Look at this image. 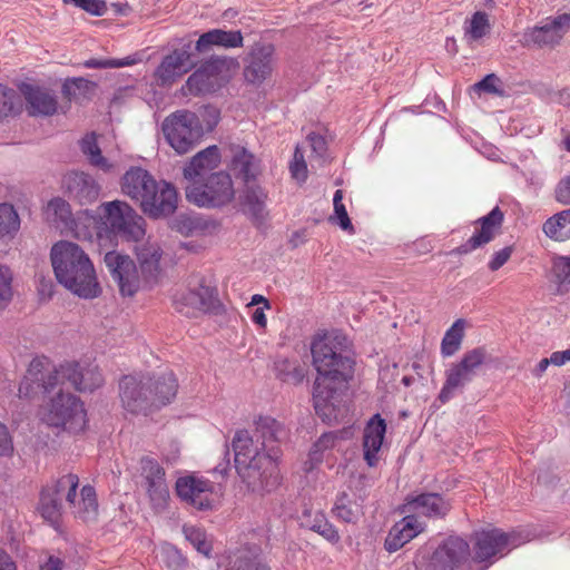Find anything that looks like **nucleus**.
<instances>
[{"label": "nucleus", "mask_w": 570, "mask_h": 570, "mask_svg": "<svg viewBox=\"0 0 570 570\" xmlns=\"http://www.w3.org/2000/svg\"><path fill=\"white\" fill-rule=\"evenodd\" d=\"M464 328L465 321L459 318L446 330L441 342V355L443 357H450L461 348Z\"/></svg>", "instance_id": "a18cd8bd"}, {"label": "nucleus", "mask_w": 570, "mask_h": 570, "mask_svg": "<svg viewBox=\"0 0 570 570\" xmlns=\"http://www.w3.org/2000/svg\"><path fill=\"white\" fill-rule=\"evenodd\" d=\"M161 561L168 570H186L188 566L187 558L170 543H165L160 548Z\"/></svg>", "instance_id": "864d4df0"}, {"label": "nucleus", "mask_w": 570, "mask_h": 570, "mask_svg": "<svg viewBox=\"0 0 570 570\" xmlns=\"http://www.w3.org/2000/svg\"><path fill=\"white\" fill-rule=\"evenodd\" d=\"M232 59L216 57L204 62L186 81L190 95L198 96L213 92L230 79Z\"/></svg>", "instance_id": "f8f14e48"}, {"label": "nucleus", "mask_w": 570, "mask_h": 570, "mask_svg": "<svg viewBox=\"0 0 570 570\" xmlns=\"http://www.w3.org/2000/svg\"><path fill=\"white\" fill-rule=\"evenodd\" d=\"M213 291L200 282L180 285L173 295L174 308L187 316L197 317L212 306Z\"/></svg>", "instance_id": "2eb2a0df"}, {"label": "nucleus", "mask_w": 570, "mask_h": 570, "mask_svg": "<svg viewBox=\"0 0 570 570\" xmlns=\"http://www.w3.org/2000/svg\"><path fill=\"white\" fill-rule=\"evenodd\" d=\"M487 358V348L479 346L465 352L459 362L451 364L445 371V381L439 394L440 402L448 403L458 390L471 382Z\"/></svg>", "instance_id": "1a4fd4ad"}, {"label": "nucleus", "mask_w": 570, "mask_h": 570, "mask_svg": "<svg viewBox=\"0 0 570 570\" xmlns=\"http://www.w3.org/2000/svg\"><path fill=\"white\" fill-rule=\"evenodd\" d=\"M230 170L245 184L255 183L262 173L261 160L244 147L233 149Z\"/></svg>", "instance_id": "f704fd0d"}, {"label": "nucleus", "mask_w": 570, "mask_h": 570, "mask_svg": "<svg viewBox=\"0 0 570 570\" xmlns=\"http://www.w3.org/2000/svg\"><path fill=\"white\" fill-rule=\"evenodd\" d=\"M513 247L507 246L497 250L492 254L491 259L488 263L490 271L495 272L500 269L512 256Z\"/></svg>", "instance_id": "0e129e2a"}, {"label": "nucleus", "mask_w": 570, "mask_h": 570, "mask_svg": "<svg viewBox=\"0 0 570 570\" xmlns=\"http://www.w3.org/2000/svg\"><path fill=\"white\" fill-rule=\"evenodd\" d=\"M18 96L14 89L0 83V121L14 114Z\"/></svg>", "instance_id": "6e6d98bb"}, {"label": "nucleus", "mask_w": 570, "mask_h": 570, "mask_svg": "<svg viewBox=\"0 0 570 570\" xmlns=\"http://www.w3.org/2000/svg\"><path fill=\"white\" fill-rule=\"evenodd\" d=\"M178 498L199 511L213 510L220 503L222 492L214 482L195 475L178 478L175 484Z\"/></svg>", "instance_id": "9d476101"}, {"label": "nucleus", "mask_w": 570, "mask_h": 570, "mask_svg": "<svg viewBox=\"0 0 570 570\" xmlns=\"http://www.w3.org/2000/svg\"><path fill=\"white\" fill-rule=\"evenodd\" d=\"M222 156L217 146H209L197 153L184 167V177L187 184L207 178L219 166Z\"/></svg>", "instance_id": "cd10ccee"}, {"label": "nucleus", "mask_w": 570, "mask_h": 570, "mask_svg": "<svg viewBox=\"0 0 570 570\" xmlns=\"http://www.w3.org/2000/svg\"><path fill=\"white\" fill-rule=\"evenodd\" d=\"M104 262L122 297L135 296L147 284L129 255L111 250L106 253Z\"/></svg>", "instance_id": "ddd939ff"}, {"label": "nucleus", "mask_w": 570, "mask_h": 570, "mask_svg": "<svg viewBox=\"0 0 570 570\" xmlns=\"http://www.w3.org/2000/svg\"><path fill=\"white\" fill-rule=\"evenodd\" d=\"M289 173L299 183H304L307 179V165L304 153L298 146L295 148L293 159L289 163Z\"/></svg>", "instance_id": "13d9d810"}, {"label": "nucleus", "mask_w": 570, "mask_h": 570, "mask_svg": "<svg viewBox=\"0 0 570 570\" xmlns=\"http://www.w3.org/2000/svg\"><path fill=\"white\" fill-rule=\"evenodd\" d=\"M425 523L417 515L407 514L396 522L385 539V549L395 552L425 530Z\"/></svg>", "instance_id": "c85d7f7f"}, {"label": "nucleus", "mask_w": 570, "mask_h": 570, "mask_svg": "<svg viewBox=\"0 0 570 570\" xmlns=\"http://www.w3.org/2000/svg\"><path fill=\"white\" fill-rule=\"evenodd\" d=\"M22 92L32 115L51 116L58 110L55 95L45 88L27 85Z\"/></svg>", "instance_id": "e433bc0d"}, {"label": "nucleus", "mask_w": 570, "mask_h": 570, "mask_svg": "<svg viewBox=\"0 0 570 570\" xmlns=\"http://www.w3.org/2000/svg\"><path fill=\"white\" fill-rule=\"evenodd\" d=\"M556 199L562 205H570V175L558 184Z\"/></svg>", "instance_id": "69168bd1"}, {"label": "nucleus", "mask_w": 570, "mask_h": 570, "mask_svg": "<svg viewBox=\"0 0 570 570\" xmlns=\"http://www.w3.org/2000/svg\"><path fill=\"white\" fill-rule=\"evenodd\" d=\"M166 141L179 155L187 154L200 141L204 130L199 118L189 110H177L161 125Z\"/></svg>", "instance_id": "0eeeda50"}, {"label": "nucleus", "mask_w": 570, "mask_h": 570, "mask_svg": "<svg viewBox=\"0 0 570 570\" xmlns=\"http://www.w3.org/2000/svg\"><path fill=\"white\" fill-rule=\"evenodd\" d=\"M570 28V14L562 13L553 18H548L542 26L534 27L523 33V43L525 46L554 47L557 46Z\"/></svg>", "instance_id": "412c9836"}, {"label": "nucleus", "mask_w": 570, "mask_h": 570, "mask_svg": "<svg viewBox=\"0 0 570 570\" xmlns=\"http://www.w3.org/2000/svg\"><path fill=\"white\" fill-rule=\"evenodd\" d=\"M255 435L262 440V448L271 449L272 443L278 442L285 435V429L275 419L261 416L255 421Z\"/></svg>", "instance_id": "79ce46f5"}, {"label": "nucleus", "mask_w": 570, "mask_h": 570, "mask_svg": "<svg viewBox=\"0 0 570 570\" xmlns=\"http://www.w3.org/2000/svg\"><path fill=\"white\" fill-rule=\"evenodd\" d=\"M140 468L153 508L157 511L164 510L169 499V490L166 483L164 468L151 458H142Z\"/></svg>", "instance_id": "4be33fe9"}, {"label": "nucleus", "mask_w": 570, "mask_h": 570, "mask_svg": "<svg viewBox=\"0 0 570 570\" xmlns=\"http://www.w3.org/2000/svg\"><path fill=\"white\" fill-rule=\"evenodd\" d=\"M183 532L185 538L199 553L207 558L210 557L213 544L212 541L208 540L205 530L194 525H185Z\"/></svg>", "instance_id": "3c124183"}, {"label": "nucleus", "mask_w": 570, "mask_h": 570, "mask_svg": "<svg viewBox=\"0 0 570 570\" xmlns=\"http://www.w3.org/2000/svg\"><path fill=\"white\" fill-rule=\"evenodd\" d=\"M185 193L188 202L207 208L223 207L235 197L233 180L225 171H216L200 181L187 184Z\"/></svg>", "instance_id": "6e6552de"}, {"label": "nucleus", "mask_w": 570, "mask_h": 570, "mask_svg": "<svg viewBox=\"0 0 570 570\" xmlns=\"http://www.w3.org/2000/svg\"><path fill=\"white\" fill-rule=\"evenodd\" d=\"M144 374L125 375L119 381V397L122 407L131 414L147 415L155 411L149 397Z\"/></svg>", "instance_id": "f3484780"}, {"label": "nucleus", "mask_w": 570, "mask_h": 570, "mask_svg": "<svg viewBox=\"0 0 570 570\" xmlns=\"http://www.w3.org/2000/svg\"><path fill=\"white\" fill-rule=\"evenodd\" d=\"M48 224L59 229L62 234H69L78 239L92 238V230L87 226L86 219H80L83 210L72 214L70 204L61 198H51L42 210Z\"/></svg>", "instance_id": "9b49d317"}, {"label": "nucleus", "mask_w": 570, "mask_h": 570, "mask_svg": "<svg viewBox=\"0 0 570 570\" xmlns=\"http://www.w3.org/2000/svg\"><path fill=\"white\" fill-rule=\"evenodd\" d=\"M12 297V273L0 264V307L4 308Z\"/></svg>", "instance_id": "bf43d9fd"}, {"label": "nucleus", "mask_w": 570, "mask_h": 570, "mask_svg": "<svg viewBox=\"0 0 570 570\" xmlns=\"http://www.w3.org/2000/svg\"><path fill=\"white\" fill-rule=\"evenodd\" d=\"M299 524L302 528L317 533L333 546L341 541L338 529L328 521L322 510L304 509L299 517Z\"/></svg>", "instance_id": "2f4dec72"}, {"label": "nucleus", "mask_w": 570, "mask_h": 570, "mask_svg": "<svg viewBox=\"0 0 570 570\" xmlns=\"http://www.w3.org/2000/svg\"><path fill=\"white\" fill-rule=\"evenodd\" d=\"M405 510L429 519H443L452 509L451 502L440 493L428 492L406 498Z\"/></svg>", "instance_id": "393cba45"}, {"label": "nucleus", "mask_w": 570, "mask_h": 570, "mask_svg": "<svg viewBox=\"0 0 570 570\" xmlns=\"http://www.w3.org/2000/svg\"><path fill=\"white\" fill-rule=\"evenodd\" d=\"M139 61L136 56H128L122 59H97L91 58L83 62L86 68L92 69H112V68H122L127 66H134Z\"/></svg>", "instance_id": "5fc2aeb1"}, {"label": "nucleus", "mask_w": 570, "mask_h": 570, "mask_svg": "<svg viewBox=\"0 0 570 570\" xmlns=\"http://www.w3.org/2000/svg\"><path fill=\"white\" fill-rule=\"evenodd\" d=\"M62 504L58 498H53L41 491L39 512L50 524L56 525L61 518Z\"/></svg>", "instance_id": "8fccbe9b"}, {"label": "nucleus", "mask_w": 570, "mask_h": 570, "mask_svg": "<svg viewBox=\"0 0 570 570\" xmlns=\"http://www.w3.org/2000/svg\"><path fill=\"white\" fill-rule=\"evenodd\" d=\"M333 517L344 523L356 524L363 517V505L351 494L342 492L336 497L332 508Z\"/></svg>", "instance_id": "58836bf2"}, {"label": "nucleus", "mask_w": 570, "mask_h": 570, "mask_svg": "<svg viewBox=\"0 0 570 570\" xmlns=\"http://www.w3.org/2000/svg\"><path fill=\"white\" fill-rule=\"evenodd\" d=\"M94 16H104L107 12V4L104 0H63Z\"/></svg>", "instance_id": "680f3d73"}, {"label": "nucleus", "mask_w": 570, "mask_h": 570, "mask_svg": "<svg viewBox=\"0 0 570 570\" xmlns=\"http://www.w3.org/2000/svg\"><path fill=\"white\" fill-rule=\"evenodd\" d=\"M233 449L235 468L252 492L271 493L279 487V450L276 446L262 448L248 431L240 430L235 433Z\"/></svg>", "instance_id": "f03ea898"}, {"label": "nucleus", "mask_w": 570, "mask_h": 570, "mask_svg": "<svg viewBox=\"0 0 570 570\" xmlns=\"http://www.w3.org/2000/svg\"><path fill=\"white\" fill-rule=\"evenodd\" d=\"M464 40L472 45L485 37L491 30L489 14L484 11L474 12L469 20L464 22Z\"/></svg>", "instance_id": "37998d69"}, {"label": "nucleus", "mask_w": 570, "mask_h": 570, "mask_svg": "<svg viewBox=\"0 0 570 570\" xmlns=\"http://www.w3.org/2000/svg\"><path fill=\"white\" fill-rule=\"evenodd\" d=\"M50 259L56 279L66 289L85 299L101 294L94 263L78 244L69 240L55 243Z\"/></svg>", "instance_id": "7ed1b4c3"}, {"label": "nucleus", "mask_w": 570, "mask_h": 570, "mask_svg": "<svg viewBox=\"0 0 570 570\" xmlns=\"http://www.w3.org/2000/svg\"><path fill=\"white\" fill-rule=\"evenodd\" d=\"M42 367L43 363L39 360L30 363L27 374L19 385V397L31 399L39 392H49L57 385V381L50 379L52 371L43 374Z\"/></svg>", "instance_id": "c756f323"}, {"label": "nucleus", "mask_w": 570, "mask_h": 570, "mask_svg": "<svg viewBox=\"0 0 570 570\" xmlns=\"http://www.w3.org/2000/svg\"><path fill=\"white\" fill-rule=\"evenodd\" d=\"M144 377L154 410H159L174 401L178 392V380L171 370L146 373Z\"/></svg>", "instance_id": "b1692460"}, {"label": "nucleus", "mask_w": 570, "mask_h": 570, "mask_svg": "<svg viewBox=\"0 0 570 570\" xmlns=\"http://www.w3.org/2000/svg\"><path fill=\"white\" fill-rule=\"evenodd\" d=\"M307 140L309 142V146H311L313 153H315L317 156L324 155V153L326 151V140L322 135L311 132L307 136Z\"/></svg>", "instance_id": "774afa93"}, {"label": "nucleus", "mask_w": 570, "mask_h": 570, "mask_svg": "<svg viewBox=\"0 0 570 570\" xmlns=\"http://www.w3.org/2000/svg\"><path fill=\"white\" fill-rule=\"evenodd\" d=\"M80 219H86L99 242L121 237L129 242H139L146 234V222L126 202H105L97 207L96 214L83 210Z\"/></svg>", "instance_id": "20e7f679"}, {"label": "nucleus", "mask_w": 570, "mask_h": 570, "mask_svg": "<svg viewBox=\"0 0 570 570\" xmlns=\"http://www.w3.org/2000/svg\"><path fill=\"white\" fill-rule=\"evenodd\" d=\"M78 475L68 473L53 481L52 484L47 485L42 491L53 498H58L60 502L65 499L76 518L83 522L95 521L98 517L96 490L87 484L78 493Z\"/></svg>", "instance_id": "39448f33"}, {"label": "nucleus", "mask_w": 570, "mask_h": 570, "mask_svg": "<svg viewBox=\"0 0 570 570\" xmlns=\"http://www.w3.org/2000/svg\"><path fill=\"white\" fill-rule=\"evenodd\" d=\"M135 253L139 263L138 269L146 283L156 282L160 273V259L163 256V249L159 244L148 238L145 243L135 247Z\"/></svg>", "instance_id": "7c9ffc66"}, {"label": "nucleus", "mask_w": 570, "mask_h": 570, "mask_svg": "<svg viewBox=\"0 0 570 570\" xmlns=\"http://www.w3.org/2000/svg\"><path fill=\"white\" fill-rule=\"evenodd\" d=\"M50 379H55L57 385L66 380L79 392H92L101 387L105 382L97 365L78 362H66L58 368H53Z\"/></svg>", "instance_id": "4468645a"}, {"label": "nucleus", "mask_w": 570, "mask_h": 570, "mask_svg": "<svg viewBox=\"0 0 570 570\" xmlns=\"http://www.w3.org/2000/svg\"><path fill=\"white\" fill-rule=\"evenodd\" d=\"M97 85L85 78L67 79L62 85V95L69 101L81 102L90 99Z\"/></svg>", "instance_id": "c03bdc74"}, {"label": "nucleus", "mask_w": 570, "mask_h": 570, "mask_svg": "<svg viewBox=\"0 0 570 570\" xmlns=\"http://www.w3.org/2000/svg\"><path fill=\"white\" fill-rule=\"evenodd\" d=\"M338 436L334 432L322 434L311 449V460L315 462H321L323 460V453L336 446Z\"/></svg>", "instance_id": "4d7b16f0"}, {"label": "nucleus", "mask_w": 570, "mask_h": 570, "mask_svg": "<svg viewBox=\"0 0 570 570\" xmlns=\"http://www.w3.org/2000/svg\"><path fill=\"white\" fill-rule=\"evenodd\" d=\"M239 199L244 213L250 215L255 220L264 219L268 199L265 188L255 183L245 184Z\"/></svg>", "instance_id": "4c0bfd02"}, {"label": "nucleus", "mask_w": 570, "mask_h": 570, "mask_svg": "<svg viewBox=\"0 0 570 570\" xmlns=\"http://www.w3.org/2000/svg\"><path fill=\"white\" fill-rule=\"evenodd\" d=\"M62 186L69 197L77 200L80 205L94 203L100 193L98 183L90 175L82 171L66 174Z\"/></svg>", "instance_id": "bb28decb"}, {"label": "nucleus", "mask_w": 570, "mask_h": 570, "mask_svg": "<svg viewBox=\"0 0 570 570\" xmlns=\"http://www.w3.org/2000/svg\"><path fill=\"white\" fill-rule=\"evenodd\" d=\"M42 419L48 425L60 428L71 434L83 432L88 424L83 403L76 395L63 392L51 399Z\"/></svg>", "instance_id": "423d86ee"}, {"label": "nucleus", "mask_w": 570, "mask_h": 570, "mask_svg": "<svg viewBox=\"0 0 570 570\" xmlns=\"http://www.w3.org/2000/svg\"><path fill=\"white\" fill-rule=\"evenodd\" d=\"M193 67L190 53L185 49H176L163 58L155 70V78L160 86H170Z\"/></svg>", "instance_id": "a878e982"}, {"label": "nucleus", "mask_w": 570, "mask_h": 570, "mask_svg": "<svg viewBox=\"0 0 570 570\" xmlns=\"http://www.w3.org/2000/svg\"><path fill=\"white\" fill-rule=\"evenodd\" d=\"M385 432L386 424L380 414H375L364 429L363 451L368 466H375L379 461L377 453L382 448Z\"/></svg>", "instance_id": "473e14b6"}, {"label": "nucleus", "mask_w": 570, "mask_h": 570, "mask_svg": "<svg viewBox=\"0 0 570 570\" xmlns=\"http://www.w3.org/2000/svg\"><path fill=\"white\" fill-rule=\"evenodd\" d=\"M542 232L556 242L570 239V208L549 217L542 225Z\"/></svg>", "instance_id": "a19ab883"}, {"label": "nucleus", "mask_w": 570, "mask_h": 570, "mask_svg": "<svg viewBox=\"0 0 570 570\" xmlns=\"http://www.w3.org/2000/svg\"><path fill=\"white\" fill-rule=\"evenodd\" d=\"M156 179L145 169L132 167L121 178V191L132 200L139 203L142 212H157V206L150 202L151 189Z\"/></svg>", "instance_id": "a211bd4d"}, {"label": "nucleus", "mask_w": 570, "mask_h": 570, "mask_svg": "<svg viewBox=\"0 0 570 570\" xmlns=\"http://www.w3.org/2000/svg\"><path fill=\"white\" fill-rule=\"evenodd\" d=\"M275 52L272 43H255L244 67L245 80L252 85H262L268 79L274 70Z\"/></svg>", "instance_id": "aec40b11"}, {"label": "nucleus", "mask_w": 570, "mask_h": 570, "mask_svg": "<svg viewBox=\"0 0 570 570\" xmlns=\"http://www.w3.org/2000/svg\"><path fill=\"white\" fill-rule=\"evenodd\" d=\"M503 220V212L495 206L489 214L473 223V234L465 243L460 245L455 252L459 254H469L478 248L484 247L501 234Z\"/></svg>", "instance_id": "6ab92c4d"}, {"label": "nucleus", "mask_w": 570, "mask_h": 570, "mask_svg": "<svg viewBox=\"0 0 570 570\" xmlns=\"http://www.w3.org/2000/svg\"><path fill=\"white\" fill-rule=\"evenodd\" d=\"M500 79L494 73L487 75L481 81L474 83L473 89L476 92H488L494 95H501L499 88Z\"/></svg>", "instance_id": "e2e57ef3"}, {"label": "nucleus", "mask_w": 570, "mask_h": 570, "mask_svg": "<svg viewBox=\"0 0 570 570\" xmlns=\"http://www.w3.org/2000/svg\"><path fill=\"white\" fill-rule=\"evenodd\" d=\"M334 214L330 216L328 220L337 224L343 230L351 234L354 233V226L348 217L345 205L343 204V190L337 189L333 197Z\"/></svg>", "instance_id": "603ef678"}, {"label": "nucleus", "mask_w": 570, "mask_h": 570, "mask_svg": "<svg viewBox=\"0 0 570 570\" xmlns=\"http://www.w3.org/2000/svg\"><path fill=\"white\" fill-rule=\"evenodd\" d=\"M470 557L469 542L460 537L450 535L433 552L431 566L434 570H455Z\"/></svg>", "instance_id": "5701e85b"}, {"label": "nucleus", "mask_w": 570, "mask_h": 570, "mask_svg": "<svg viewBox=\"0 0 570 570\" xmlns=\"http://www.w3.org/2000/svg\"><path fill=\"white\" fill-rule=\"evenodd\" d=\"M225 570H271L257 549L244 548L229 557Z\"/></svg>", "instance_id": "ea45409f"}, {"label": "nucleus", "mask_w": 570, "mask_h": 570, "mask_svg": "<svg viewBox=\"0 0 570 570\" xmlns=\"http://www.w3.org/2000/svg\"><path fill=\"white\" fill-rule=\"evenodd\" d=\"M81 150L87 156L89 163L104 170L110 171L112 164H110L106 157L101 155V150L97 144V137L95 134L86 135L81 140Z\"/></svg>", "instance_id": "de8ad7c7"}, {"label": "nucleus", "mask_w": 570, "mask_h": 570, "mask_svg": "<svg viewBox=\"0 0 570 570\" xmlns=\"http://www.w3.org/2000/svg\"><path fill=\"white\" fill-rule=\"evenodd\" d=\"M276 376L289 384H299L304 376V368L301 366L297 360L278 358L274 364Z\"/></svg>", "instance_id": "49530a36"}, {"label": "nucleus", "mask_w": 570, "mask_h": 570, "mask_svg": "<svg viewBox=\"0 0 570 570\" xmlns=\"http://www.w3.org/2000/svg\"><path fill=\"white\" fill-rule=\"evenodd\" d=\"M348 347L347 337L335 331L316 336L311 344L313 365L317 372L313 402L321 416L331 415L337 390L353 376L355 363L346 354Z\"/></svg>", "instance_id": "f257e3e1"}, {"label": "nucleus", "mask_w": 570, "mask_h": 570, "mask_svg": "<svg viewBox=\"0 0 570 570\" xmlns=\"http://www.w3.org/2000/svg\"><path fill=\"white\" fill-rule=\"evenodd\" d=\"M150 196L153 199L150 202H154L155 205L158 207L157 212H144L146 215H148L151 218H160L171 215L176 208L178 203V195L175 189V187L165 181H156L154 185Z\"/></svg>", "instance_id": "c9c22d12"}, {"label": "nucleus", "mask_w": 570, "mask_h": 570, "mask_svg": "<svg viewBox=\"0 0 570 570\" xmlns=\"http://www.w3.org/2000/svg\"><path fill=\"white\" fill-rule=\"evenodd\" d=\"M13 451L12 440L4 424L0 423V455H10Z\"/></svg>", "instance_id": "338daca9"}, {"label": "nucleus", "mask_w": 570, "mask_h": 570, "mask_svg": "<svg viewBox=\"0 0 570 570\" xmlns=\"http://www.w3.org/2000/svg\"><path fill=\"white\" fill-rule=\"evenodd\" d=\"M512 540V533H507L498 528L476 531L472 537V560L491 564L495 559L503 557L509 551Z\"/></svg>", "instance_id": "dca6fc26"}, {"label": "nucleus", "mask_w": 570, "mask_h": 570, "mask_svg": "<svg viewBox=\"0 0 570 570\" xmlns=\"http://www.w3.org/2000/svg\"><path fill=\"white\" fill-rule=\"evenodd\" d=\"M552 271L560 285L570 286V257L560 256L556 258Z\"/></svg>", "instance_id": "052dcab7"}, {"label": "nucleus", "mask_w": 570, "mask_h": 570, "mask_svg": "<svg viewBox=\"0 0 570 570\" xmlns=\"http://www.w3.org/2000/svg\"><path fill=\"white\" fill-rule=\"evenodd\" d=\"M20 228V218L14 207L8 203L0 204V239L13 237Z\"/></svg>", "instance_id": "09e8293b"}, {"label": "nucleus", "mask_w": 570, "mask_h": 570, "mask_svg": "<svg viewBox=\"0 0 570 570\" xmlns=\"http://www.w3.org/2000/svg\"><path fill=\"white\" fill-rule=\"evenodd\" d=\"M243 46L244 37L240 30L212 29L199 36L195 48L198 52H206L213 47L235 49Z\"/></svg>", "instance_id": "72a5a7b5"}]
</instances>
